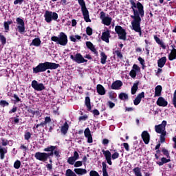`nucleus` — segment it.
<instances>
[{"label": "nucleus", "instance_id": "59", "mask_svg": "<svg viewBox=\"0 0 176 176\" xmlns=\"http://www.w3.org/2000/svg\"><path fill=\"white\" fill-rule=\"evenodd\" d=\"M107 105L108 107L112 109V108H114L115 107V103L112 102V101H108L107 102Z\"/></svg>", "mask_w": 176, "mask_h": 176}, {"label": "nucleus", "instance_id": "40", "mask_svg": "<svg viewBox=\"0 0 176 176\" xmlns=\"http://www.w3.org/2000/svg\"><path fill=\"white\" fill-rule=\"evenodd\" d=\"M133 171L135 176H142V174L141 173V168L135 167L133 168Z\"/></svg>", "mask_w": 176, "mask_h": 176}, {"label": "nucleus", "instance_id": "62", "mask_svg": "<svg viewBox=\"0 0 176 176\" xmlns=\"http://www.w3.org/2000/svg\"><path fill=\"white\" fill-rule=\"evenodd\" d=\"M124 148H125V150L129 152V151H130V148H129V143H123L122 144Z\"/></svg>", "mask_w": 176, "mask_h": 176}, {"label": "nucleus", "instance_id": "11", "mask_svg": "<svg viewBox=\"0 0 176 176\" xmlns=\"http://www.w3.org/2000/svg\"><path fill=\"white\" fill-rule=\"evenodd\" d=\"M32 87L36 91H42V90H45V89H46L43 83H39L35 80L32 81Z\"/></svg>", "mask_w": 176, "mask_h": 176}, {"label": "nucleus", "instance_id": "42", "mask_svg": "<svg viewBox=\"0 0 176 176\" xmlns=\"http://www.w3.org/2000/svg\"><path fill=\"white\" fill-rule=\"evenodd\" d=\"M65 176H78L75 172L71 169H67L65 173Z\"/></svg>", "mask_w": 176, "mask_h": 176}, {"label": "nucleus", "instance_id": "10", "mask_svg": "<svg viewBox=\"0 0 176 176\" xmlns=\"http://www.w3.org/2000/svg\"><path fill=\"white\" fill-rule=\"evenodd\" d=\"M100 19L102 20V23L104 24V25L109 26V25L112 23V17L109 16H106L104 11L100 12Z\"/></svg>", "mask_w": 176, "mask_h": 176}, {"label": "nucleus", "instance_id": "27", "mask_svg": "<svg viewBox=\"0 0 176 176\" xmlns=\"http://www.w3.org/2000/svg\"><path fill=\"white\" fill-rule=\"evenodd\" d=\"M74 173L76 175L77 174V175H85V174H87V170L80 168H74Z\"/></svg>", "mask_w": 176, "mask_h": 176}, {"label": "nucleus", "instance_id": "20", "mask_svg": "<svg viewBox=\"0 0 176 176\" xmlns=\"http://www.w3.org/2000/svg\"><path fill=\"white\" fill-rule=\"evenodd\" d=\"M142 98H145V92L142 91L140 94H139L137 97L133 100L134 105H139V104L141 102V100Z\"/></svg>", "mask_w": 176, "mask_h": 176}, {"label": "nucleus", "instance_id": "32", "mask_svg": "<svg viewBox=\"0 0 176 176\" xmlns=\"http://www.w3.org/2000/svg\"><path fill=\"white\" fill-rule=\"evenodd\" d=\"M85 104L87 108V111H91V103L90 102V97H85Z\"/></svg>", "mask_w": 176, "mask_h": 176}, {"label": "nucleus", "instance_id": "57", "mask_svg": "<svg viewBox=\"0 0 176 176\" xmlns=\"http://www.w3.org/2000/svg\"><path fill=\"white\" fill-rule=\"evenodd\" d=\"M161 160L162 161V163L164 164H166V163H170V162H171V160L170 158H166L164 157H163Z\"/></svg>", "mask_w": 176, "mask_h": 176}, {"label": "nucleus", "instance_id": "7", "mask_svg": "<svg viewBox=\"0 0 176 176\" xmlns=\"http://www.w3.org/2000/svg\"><path fill=\"white\" fill-rule=\"evenodd\" d=\"M115 32L118 34L119 39H121V41H126L127 38V32H126V30L122 26L116 25L115 27Z\"/></svg>", "mask_w": 176, "mask_h": 176}, {"label": "nucleus", "instance_id": "63", "mask_svg": "<svg viewBox=\"0 0 176 176\" xmlns=\"http://www.w3.org/2000/svg\"><path fill=\"white\" fill-rule=\"evenodd\" d=\"M72 157L74 158L76 160H78V159H79V153H78V151H74V156Z\"/></svg>", "mask_w": 176, "mask_h": 176}, {"label": "nucleus", "instance_id": "29", "mask_svg": "<svg viewBox=\"0 0 176 176\" xmlns=\"http://www.w3.org/2000/svg\"><path fill=\"white\" fill-rule=\"evenodd\" d=\"M8 153V148H5V147H2L0 145V159L1 160H3L5 159V155Z\"/></svg>", "mask_w": 176, "mask_h": 176}, {"label": "nucleus", "instance_id": "38", "mask_svg": "<svg viewBox=\"0 0 176 176\" xmlns=\"http://www.w3.org/2000/svg\"><path fill=\"white\" fill-rule=\"evenodd\" d=\"M25 109L27 111V112L28 113L31 114L30 116V118H34L35 116V113L34 112V110H32V109H31V107L25 105Z\"/></svg>", "mask_w": 176, "mask_h": 176}, {"label": "nucleus", "instance_id": "13", "mask_svg": "<svg viewBox=\"0 0 176 176\" xmlns=\"http://www.w3.org/2000/svg\"><path fill=\"white\" fill-rule=\"evenodd\" d=\"M70 58L74 63H77V64H82V60L83 59V56L80 53H77L74 55H70Z\"/></svg>", "mask_w": 176, "mask_h": 176}, {"label": "nucleus", "instance_id": "53", "mask_svg": "<svg viewBox=\"0 0 176 176\" xmlns=\"http://www.w3.org/2000/svg\"><path fill=\"white\" fill-rule=\"evenodd\" d=\"M138 60L140 62V64L142 65V68L144 69V67H145V60L140 56L138 58Z\"/></svg>", "mask_w": 176, "mask_h": 176}, {"label": "nucleus", "instance_id": "30", "mask_svg": "<svg viewBox=\"0 0 176 176\" xmlns=\"http://www.w3.org/2000/svg\"><path fill=\"white\" fill-rule=\"evenodd\" d=\"M162 90H163L162 85H157L155 89V97H160L162 96Z\"/></svg>", "mask_w": 176, "mask_h": 176}, {"label": "nucleus", "instance_id": "25", "mask_svg": "<svg viewBox=\"0 0 176 176\" xmlns=\"http://www.w3.org/2000/svg\"><path fill=\"white\" fill-rule=\"evenodd\" d=\"M154 40L155 41L157 45H160V47H162L164 50L166 49V45L163 43V41H162L159 37H157V35H154Z\"/></svg>", "mask_w": 176, "mask_h": 176}, {"label": "nucleus", "instance_id": "3", "mask_svg": "<svg viewBox=\"0 0 176 176\" xmlns=\"http://www.w3.org/2000/svg\"><path fill=\"white\" fill-rule=\"evenodd\" d=\"M166 126H167V121H162V124L155 126V131L157 134H161L160 136V142L164 144L166 142V135L167 131H166Z\"/></svg>", "mask_w": 176, "mask_h": 176}, {"label": "nucleus", "instance_id": "33", "mask_svg": "<svg viewBox=\"0 0 176 176\" xmlns=\"http://www.w3.org/2000/svg\"><path fill=\"white\" fill-rule=\"evenodd\" d=\"M107 58H108V56L105 54V52H102L100 53V63L101 64L104 65L107 63Z\"/></svg>", "mask_w": 176, "mask_h": 176}, {"label": "nucleus", "instance_id": "17", "mask_svg": "<svg viewBox=\"0 0 176 176\" xmlns=\"http://www.w3.org/2000/svg\"><path fill=\"white\" fill-rule=\"evenodd\" d=\"M85 45L87 47V49H89L92 53H94L96 56H98V52L97 51V49H96V47H94V45H93V43L91 41H87L85 43Z\"/></svg>", "mask_w": 176, "mask_h": 176}, {"label": "nucleus", "instance_id": "51", "mask_svg": "<svg viewBox=\"0 0 176 176\" xmlns=\"http://www.w3.org/2000/svg\"><path fill=\"white\" fill-rule=\"evenodd\" d=\"M86 33H87V35H89V36H91V35H93V29H91L90 26H88L86 28Z\"/></svg>", "mask_w": 176, "mask_h": 176}, {"label": "nucleus", "instance_id": "15", "mask_svg": "<svg viewBox=\"0 0 176 176\" xmlns=\"http://www.w3.org/2000/svg\"><path fill=\"white\" fill-rule=\"evenodd\" d=\"M84 135L85 138H87L88 144H92L93 142V135H91V132L90 131V129L87 128L84 131Z\"/></svg>", "mask_w": 176, "mask_h": 176}, {"label": "nucleus", "instance_id": "18", "mask_svg": "<svg viewBox=\"0 0 176 176\" xmlns=\"http://www.w3.org/2000/svg\"><path fill=\"white\" fill-rule=\"evenodd\" d=\"M157 105L158 107H167L168 105V102L164 99V98L160 96L158 98L157 102H156Z\"/></svg>", "mask_w": 176, "mask_h": 176}, {"label": "nucleus", "instance_id": "60", "mask_svg": "<svg viewBox=\"0 0 176 176\" xmlns=\"http://www.w3.org/2000/svg\"><path fill=\"white\" fill-rule=\"evenodd\" d=\"M50 122H52V118H50V117H45V120H44V123L46 124H47V123H50Z\"/></svg>", "mask_w": 176, "mask_h": 176}, {"label": "nucleus", "instance_id": "55", "mask_svg": "<svg viewBox=\"0 0 176 176\" xmlns=\"http://www.w3.org/2000/svg\"><path fill=\"white\" fill-rule=\"evenodd\" d=\"M89 176H100V173L96 170H91L89 172Z\"/></svg>", "mask_w": 176, "mask_h": 176}, {"label": "nucleus", "instance_id": "49", "mask_svg": "<svg viewBox=\"0 0 176 176\" xmlns=\"http://www.w3.org/2000/svg\"><path fill=\"white\" fill-rule=\"evenodd\" d=\"M0 107H2V108L9 107V102L6 100H0Z\"/></svg>", "mask_w": 176, "mask_h": 176}, {"label": "nucleus", "instance_id": "46", "mask_svg": "<svg viewBox=\"0 0 176 176\" xmlns=\"http://www.w3.org/2000/svg\"><path fill=\"white\" fill-rule=\"evenodd\" d=\"M13 98H14V104H17V102H21V99H20V98L19 97V96H17V94H14L12 96Z\"/></svg>", "mask_w": 176, "mask_h": 176}, {"label": "nucleus", "instance_id": "58", "mask_svg": "<svg viewBox=\"0 0 176 176\" xmlns=\"http://www.w3.org/2000/svg\"><path fill=\"white\" fill-rule=\"evenodd\" d=\"M20 149L23 151V153H25L28 150V146H25L24 144H21Z\"/></svg>", "mask_w": 176, "mask_h": 176}, {"label": "nucleus", "instance_id": "47", "mask_svg": "<svg viewBox=\"0 0 176 176\" xmlns=\"http://www.w3.org/2000/svg\"><path fill=\"white\" fill-rule=\"evenodd\" d=\"M21 166V162L20 160H17L14 163V167L16 168V170H19Z\"/></svg>", "mask_w": 176, "mask_h": 176}, {"label": "nucleus", "instance_id": "5", "mask_svg": "<svg viewBox=\"0 0 176 176\" xmlns=\"http://www.w3.org/2000/svg\"><path fill=\"white\" fill-rule=\"evenodd\" d=\"M114 153L111 154V151L109 150H102V152L105 157V160L107 161V163L109 166H112V160H116V159H118L119 157V153H118L116 149L113 150Z\"/></svg>", "mask_w": 176, "mask_h": 176}, {"label": "nucleus", "instance_id": "41", "mask_svg": "<svg viewBox=\"0 0 176 176\" xmlns=\"http://www.w3.org/2000/svg\"><path fill=\"white\" fill-rule=\"evenodd\" d=\"M56 146H49L44 148V152H54L56 151Z\"/></svg>", "mask_w": 176, "mask_h": 176}, {"label": "nucleus", "instance_id": "6", "mask_svg": "<svg viewBox=\"0 0 176 176\" xmlns=\"http://www.w3.org/2000/svg\"><path fill=\"white\" fill-rule=\"evenodd\" d=\"M78 5L81 7V12L85 21L86 23H91V19H90V15L89 14V10L86 8V2H85V0H78Z\"/></svg>", "mask_w": 176, "mask_h": 176}, {"label": "nucleus", "instance_id": "52", "mask_svg": "<svg viewBox=\"0 0 176 176\" xmlns=\"http://www.w3.org/2000/svg\"><path fill=\"white\" fill-rule=\"evenodd\" d=\"M0 41L1 42L2 45H6V37L1 34V33H0Z\"/></svg>", "mask_w": 176, "mask_h": 176}, {"label": "nucleus", "instance_id": "23", "mask_svg": "<svg viewBox=\"0 0 176 176\" xmlns=\"http://www.w3.org/2000/svg\"><path fill=\"white\" fill-rule=\"evenodd\" d=\"M96 90L97 93L100 96H105V93H107V91H105V88L101 84H99L96 86Z\"/></svg>", "mask_w": 176, "mask_h": 176}, {"label": "nucleus", "instance_id": "9", "mask_svg": "<svg viewBox=\"0 0 176 176\" xmlns=\"http://www.w3.org/2000/svg\"><path fill=\"white\" fill-rule=\"evenodd\" d=\"M17 28L16 31L19 32L20 34H23V32H25V23H24V20L23 19L18 17L16 19Z\"/></svg>", "mask_w": 176, "mask_h": 176}, {"label": "nucleus", "instance_id": "4", "mask_svg": "<svg viewBox=\"0 0 176 176\" xmlns=\"http://www.w3.org/2000/svg\"><path fill=\"white\" fill-rule=\"evenodd\" d=\"M51 41H52V42H56L57 45H60V46H67V44L68 43V36L65 33L60 32L58 36H52Z\"/></svg>", "mask_w": 176, "mask_h": 176}, {"label": "nucleus", "instance_id": "34", "mask_svg": "<svg viewBox=\"0 0 176 176\" xmlns=\"http://www.w3.org/2000/svg\"><path fill=\"white\" fill-rule=\"evenodd\" d=\"M102 174H103V176H109L108 175V171L107 170V168L108 167V166L107 165V162H102Z\"/></svg>", "mask_w": 176, "mask_h": 176}, {"label": "nucleus", "instance_id": "21", "mask_svg": "<svg viewBox=\"0 0 176 176\" xmlns=\"http://www.w3.org/2000/svg\"><path fill=\"white\" fill-rule=\"evenodd\" d=\"M109 38H111V33L109 30L102 32L101 39L106 42V43H109Z\"/></svg>", "mask_w": 176, "mask_h": 176}, {"label": "nucleus", "instance_id": "43", "mask_svg": "<svg viewBox=\"0 0 176 176\" xmlns=\"http://www.w3.org/2000/svg\"><path fill=\"white\" fill-rule=\"evenodd\" d=\"M32 134L30 132H25L24 134V139L25 141H28V142H30V138H31V136Z\"/></svg>", "mask_w": 176, "mask_h": 176}, {"label": "nucleus", "instance_id": "45", "mask_svg": "<svg viewBox=\"0 0 176 176\" xmlns=\"http://www.w3.org/2000/svg\"><path fill=\"white\" fill-rule=\"evenodd\" d=\"M162 152L163 155H164V156H166L167 157V159H170V153L168 152V150H167L166 148H162Z\"/></svg>", "mask_w": 176, "mask_h": 176}, {"label": "nucleus", "instance_id": "50", "mask_svg": "<svg viewBox=\"0 0 176 176\" xmlns=\"http://www.w3.org/2000/svg\"><path fill=\"white\" fill-rule=\"evenodd\" d=\"M75 162H76V160L73 158V157H69L67 160V163L69 164H71V166H73V164H75Z\"/></svg>", "mask_w": 176, "mask_h": 176}, {"label": "nucleus", "instance_id": "48", "mask_svg": "<svg viewBox=\"0 0 176 176\" xmlns=\"http://www.w3.org/2000/svg\"><path fill=\"white\" fill-rule=\"evenodd\" d=\"M89 112H91L93 113L94 116L96 118V116H100V111H98L97 109H95L94 110L89 111Z\"/></svg>", "mask_w": 176, "mask_h": 176}, {"label": "nucleus", "instance_id": "44", "mask_svg": "<svg viewBox=\"0 0 176 176\" xmlns=\"http://www.w3.org/2000/svg\"><path fill=\"white\" fill-rule=\"evenodd\" d=\"M45 126H46V124L45 123V122H41L40 124H36V126H34L33 127V130H38V129H39V127H45Z\"/></svg>", "mask_w": 176, "mask_h": 176}, {"label": "nucleus", "instance_id": "28", "mask_svg": "<svg viewBox=\"0 0 176 176\" xmlns=\"http://www.w3.org/2000/svg\"><path fill=\"white\" fill-rule=\"evenodd\" d=\"M41 43H42L41 38H35L30 43V46H36V47H39V46H41Z\"/></svg>", "mask_w": 176, "mask_h": 176}, {"label": "nucleus", "instance_id": "64", "mask_svg": "<svg viewBox=\"0 0 176 176\" xmlns=\"http://www.w3.org/2000/svg\"><path fill=\"white\" fill-rule=\"evenodd\" d=\"M102 144L104 146H107L109 144V140L108 139H103L102 140Z\"/></svg>", "mask_w": 176, "mask_h": 176}, {"label": "nucleus", "instance_id": "24", "mask_svg": "<svg viewBox=\"0 0 176 176\" xmlns=\"http://www.w3.org/2000/svg\"><path fill=\"white\" fill-rule=\"evenodd\" d=\"M166 63H167V58L163 56L157 60V67H159V68H163V67L166 65Z\"/></svg>", "mask_w": 176, "mask_h": 176}, {"label": "nucleus", "instance_id": "12", "mask_svg": "<svg viewBox=\"0 0 176 176\" xmlns=\"http://www.w3.org/2000/svg\"><path fill=\"white\" fill-rule=\"evenodd\" d=\"M132 68L133 69H131L129 72V75L131 78L135 79V77L137 76V72H141V67H140L137 64H134Z\"/></svg>", "mask_w": 176, "mask_h": 176}, {"label": "nucleus", "instance_id": "16", "mask_svg": "<svg viewBox=\"0 0 176 176\" xmlns=\"http://www.w3.org/2000/svg\"><path fill=\"white\" fill-rule=\"evenodd\" d=\"M141 135L144 144L148 145V144H149V141H151V135H149V133H148L147 131H144Z\"/></svg>", "mask_w": 176, "mask_h": 176}, {"label": "nucleus", "instance_id": "37", "mask_svg": "<svg viewBox=\"0 0 176 176\" xmlns=\"http://www.w3.org/2000/svg\"><path fill=\"white\" fill-rule=\"evenodd\" d=\"M118 98L122 101H124V100H129V95L124 92H121L118 95Z\"/></svg>", "mask_w": 176, "mask_h": 176}, {"label": "nucleus", "instance_id": "54", "mask_svg": "<svg viewBox=\"0 0 176 176\" xmlns=\"http://www.w3.org/2000/svg\"><path fill=\"white\" fill-rule=\"evenodd\" d=\"M1 145L3 146H6L7 145H9V141L6 139L1 138Z\"/></svg>", "mask_w": 176, "mask_h": 176}, {"label": "nucleus", "instance_id": "14", "mask_svg": "<svg viewBox=\"0 0 176 176\" xmlns=\"http://www.w3.org/2000/svg\"><path fill=\"white\" fill-rule=\"evenodd\" d=\"M34 157L36 160H39L40 162H47L46 153L36 152L34 155Z\"/></svg>", "mask_w": 176, "mask_h": 176}, {"label": "nucleus", "instance_id": "36", "mask_svg": "<svg viewBox=\"0 0 176 176\" xmlns=\"http://www.w3.org/2000/svg\"><path fill=\"white\" fill-rule=\"evenodd\" d=\"M116 97H117L116 93L113 91H110L109 93V98L111 101H114V102H116V101H118V99L116 98Z\"/></svg>", "mask_w": 176, "mask_h": 176}, {"label": "nucleus", "instance_id": "26", "mask_svg": "<svg viewBox=\"0 0 176 176\" xmlns=\"http://www.w3.org/2000/svg\"><path fill=\"white\" fill-rule=\"evenodd\" d=\"M168 58L169 61L176 60V49L171 50L170 53L168 55Z\"/></svg>", "mask_w": 176, "mask_h": 176}, {"label": "nucleus", "instance_id": "19", "mask_svg": "<svg viewBox=\"0 0 176 176\" xmlns=\"http://www.w3.org/2000/svg\"><path fill=\"white\" fill-rule=\"evenodd\" d=\"M123 86V82L121 80L114 81L111 85L112 90H120V87Z\"/></svg>", "mask_w": 176, "mask_h": 176}, {"label": "nucleus", "instance_id": "35", "mask_svg": "<svg viewBox=\"0 0 176 176\" xmlns=\"http://www.w3.org/2000/svg\"><path fill=\"white\" fill-rule=\"evenodd\" d=\"M113 54H116L117 57L120 60H123V54H122V50L120 48H117L114 52Z\"/></svg>", "mask_w": 176, "mask_h": 176}, {"label": "nucleus", "instance_id": "39", "mask_svg": "<svg viewBox=\"0 0 176 176\" xmlns=\"http://www.w3.org/2000/svg\"><path fill=\"white\" fill-rule=\"evenodd\" d=\"M10 24H13V21H5L3 23L5 32H9V25H10Z\"/></svg>", "mask_w": 176, "mask_h": 176}, {"label": "nucleus", "instance_id": "31", "mask_svg": "<svg viewBox=\"0 0 176 176\" xmlns=\"http://www.w3.org/2000/svg\"><path fill=\"white\" fill-rule=\"evenodd\" d=\"M140 85V81H137L136 82L133 83L131 87V94L134 96L135 93H137V90H138V85Z\"/></svg>", "mask_w": 176, "mask_h": 176}, {"label": "nucleus", "instance_id": "22", "mask_svg": "<svg viewBox=\"0 0 176 176\" xmlns=\"http://www.w3.org/2000/svg\"><path fill=\"white\" fill-rule=\"evenodd\" d=\"M68 130H69V124H68V122L66 121L60 128V133L63 135H66L67 133H68Z\"/></svg>", "mask_w": 176, "mask_h": 176}, {"label": "nucleus", "instance_id": "56", "mask_svg": "<svg viewBox=\"0 0 176 176\" xmlns=\"http://www.w3.org/2000/svg\"><path fill=\"white\" fill-rule=\"evenodd\" d=\"M83 166V163L82 161H77L74 164V167L78 168V167H82Z\"/></svg>", "mask_w": 176, "mask_h": 176}, {"label": "nucleus", "instance_id": "61", "mask_svg": "<svg viewBox=\"0 0 176 176\" xmlns=\"http://www.w3.org/2000/svg\"><path fill=\"white\" fill-rule=\"evenodd\" d=\"M14 112H17V107L14 106L11 110L9 111V113H14Z\"/></svg>", "mask_w": 176, "mask_h": 176}, {"label": "nucleus", "instance_id": "1", "mask_svg": "<svg viewBox=\"0 0 176 176\" xmlns=\"http://www.w3.org/2000/svg\"><path fill=\"white\" fill-rule=\"evenodd\" d=\"M131 5V9L133 12V15H131V19L133 20L131 22L132 25V30L135 32L139 34V36H142V30H141V21L142 19L145 16V11L144 10V6L141 2H138L137 3L134 0H129Z\"/></svg>", "mask_w": 176, "mask_h": 176}, {"label": "nucleus", "instance_id": "8", "mask_svg": "<svg viewBox=\"0 0 176 176\" xmlns=\"http://www.w3.org/2000/svg\"><path fill=\"white\" fill-rule=\"evenodd\" d=\"M45 21L46 23H52V20H57L58 19V14L56 12H53L52 11H45L44 14Z\"/></svg>", "mask_w": 176, "mask_h": 176}, {"label": "nucleus", "instance_id": "2", "mask_svg": "<svg viewBox=\"0 0 176 176\" xmlns=\"http://www.w3.org/2000/svg\"><path fill=\"white\" fill-rule=\"evenodd\" d=\"M59 67L60 64L52 62L39 63L36 67H33V74L45 72L47 69H57Z\"/></svg>", "mask_w": 176, "mask_h": 176}]
</instances>
